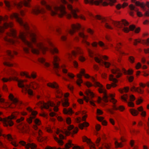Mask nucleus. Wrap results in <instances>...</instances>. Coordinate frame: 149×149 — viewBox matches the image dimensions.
Masks as SVG:
<instances>
[{"instance_id": "nucleus-22", "label": "nucleus", "mask_w": 149, "mask_h": 149, "mask_svg": "<svg viewBox=\"0 0 149 149\" xmlns=\"http://www.w3.org/2000/svg\"><path fill=\"white\" fill-rule=\"evenodd\" d=\"M78 35L80 37L83 39L82 41V43L86 45L89 46L90 45V43L86 40V39L87 38V36L85 35L84 33L81 32H79Z\"/></svg>"}, {"instance_id": "nucleus-17", "label": "nucleus", "mask_w": 149, "mask_h": 149, "mask_svg": "<svg viewBox=\"0 0 149 149\" xmlns=\"http://www.w3.org/2000/svg\"><path fill=\"white\" fill-rule=\"evenodd\" d=\"M31 1V0H24L20 3H14V4L18 8H20L23 5L26 7H29L30 6V2Z\"/></svg>"}, {"instance_id": "nucleus-30", "label": "nucleus", "mask_w": 149, "mask_h": 149, "mask_svg": "<svg viewBox=\"0 0 149 149\" xmlns=\"http://www.w3.org/2000/svg\"><path fill=\"white\" fill-rule=\"evenodd\" d=\"M62 71L63 73L65 74H66V75L68 76L69 77L71 78H73L74 77V75L72 73L68 72V70L64 68H62Z\"/></svg>"}, {"instance_id": "nucleus-21", "label": "nucleus", "mask_w": 149, "mask_h": 149, "mask_svg": "<svg viewBox=\"0 0 149 149\" xmlns=\"http://www.w3.org/2000/svg\"><path fill=\"white\" fill-rule=\"evenodd\" d=\"M19 143L23 146H25L26 148L27 149L29 148L33 149L36 148V145L33 143H29L26 144V143L23 141H20Z\"/></svg>"}, {"instance_id": "nucleus-58", "label": "nucleus", "mask_w": 149, "mask_h": 149, "mask_svg": "<svg viewBox=\"0 0 149 149\" xmlns=\"http://www.w3.org/2000/svg\"><path fill=\"white\" fill-rule=\"evenodd\" d=\"M4 65L9 67L12 66L13 64L8 62H4L3 63Z\"/></svg>"}, {"instance_id": "nucleus-48", "label": "nucleus", "mask_w": 149, "mask_h": 149, "mask_svg": "<svg viewBox=\"0 0 149 149\" xmlns=\"http://www.w3.org/2000/svg\"><path fill=\"white\" fill-rule=\"evenodd\" d=\"M83 139L84 141L86 142L87 143H90L91 142V141L90 139H88L86 136H84L83 138Z\"/></svg>"}, {"instance_id": "nucleus-50", "label": "nucleus", "mask_w": 149, "mask_h": 149, "mask_svg": "<svg viewBox=\"0 0 149 149\" xmlns=\"http://www.w3.org/2000/svg\"><path fill=\"white\" fill-rule=\"evenodd\" d=\"M115 145L116 147H122L123 146L122 144L121 143H118L117 141H116L115 142Z\"/></svg>"}, {"instance_id": "nucleus-16", "label": "nucleus", "mask_w": 149, "mask_h": 149, "mask_svg": "<svg viewBox=\"0 0 149 149\" xmlns=\"http://www.w3.org/2000/svg\"><path fill=\"white\" fill-rule=\"evenodd\" d=\"M95 17L97 19L100 20L102 22L104 23V26L107 28L111 29H113V28L106 22L107 20L104 18L102 17L99 15H97L95 16Z\"/></svg>"}, {"instance_id": "nucleus-6", "label": "nucleus", "mask_w": 149, "mask_h": 149, "mask_svg": "<svg viewBox=\"0 0 149 149\" xmlns=\"http://www.w3.org/2000/svg\"><path fill=\"white\" fill-rule=\"evenodd\" d=\"M112 24L116 27L118 28H123L122 30L125 33H128L130 31H133L135 29V32L136 33H138L140 30V28L138 27L136 29V26L134 25H131L130 26L129 29L127 27H123L122 25L119 22L113 21Z\"/></svg>"}, {"instance_id": "nucleus-51", "label": "nucleus", "mask_w": 149, "mask_h": 149, "mask_svg": "<svg viewBox=\"0 0 149 149\" xmlns=\"http://www.w3.org/2000/svg\"><path fill=\"white\" fill-rule=\"evenodd\" d=\"M3 136L7 138L9 140H11L13 139V138L10 134H8L6 135H3Z\"/></svg>"}, {"instance_id": "nucleus-38", "label": "nucleus", "mask_w": 149, "mask_h": 149, "mask_svg": "<svg viewBox=\"0 0 149 149\" xmlns=\"http://www.w3.org/2000/svg\"><path fill=\"white\" fill-rule=\"evenodd\" d=\"M113 108L116 110H119L120 111H123L124 109L125 108L122 106H120L119 107H117L116 105H113Z\"/></svg>"}, {"instance_id": "nucleus-40", "label": "nucleus", "mask_w": 149, "mask_h": 149, "mask_svg": "<svg viewBox=\"0 0 149 149\" xmlns=\"http://www.w3.org/2000/svg\"><path fill=\"white\" fill-rule=\"evenodd\" d=\"M4 3L6 6L8 10H10L11 9V5L10 4V2L8 1L5 0Z\"/></svg>"}, {"instance_id": "nucleus-31", "label": "nucleus", "mask_w": 149, "mask_h": 149, "mask_svg": "<svg viewBox=\"0 0 149 149\" xmlns=\"http://www.w3.org/2000/svg\"><path fill=\"white\" fill-rule=\"evenodd\" d=\"M38 61L39 62L42 63L46 67H48L49 66V64L48 63L46 62L45 61V59L43 58H38Z\"/></svg>"}, {"instance_id": "nucleus-5", "label": "nucleus", "mask_w": 149, "mask_h": 149, "mask_svg": "<svg viewBox=\"0 0 149 149\" xmlns=\"http://www.w3.org/2000/svg\"><path fill=\"white\" fill-rule=\"evenodd\" d=\"M71 29H68L66 30V33H62L60 29L58 27H56L54 29L58 34H62V36L61 37V38L63 41H65L66 39V35L68 33H69L70 35H72L75 33L76 31L79 30L81 28V25L79 24H77L76 25L72 24L71 26Z\"/></svg>"}, {"instance_id": "nucleus-41", "label": "nucleus", "mask_w": 149, "mask_h": 149, "mask_svg": "<svg viewBox=\"0 0 149 149\" xmlns=\"http://www.w3.org/2000/svg\"><path fill=\"white\" fill-rule=\"evenodd\" d=\"M121 45L120 43H119L117 46L116 49L120 54H124V52L120 50V46Z\"/></svg>"}, {"instance_id": "nucleus-23", "label": "nucleus", "mask_w": 149, "mask_h": 149, "mask_svg": "<svg viewBox=\"0 0 149 149\" xmlns=\"http://www.w3.org/2000/svg\"><path fill=\"white\" fill-rule=\"evenodd\" d=\"M111 71L112 73L116 75L115 77L117 78L120 77L122 75V73L121 72L120 70L116 67L111 69Z\"/></svg>"}, {"instance_id": "nucleus-12", "label": "nucleus", "mask_w": 149, "mask_h": 149, "mask_svg": "<svg viewBox=\"0 0 149 149\" xmlns=\"http://www.w3.org/2000/svg\"><path fill=\"white\" fill-rule=\"evenodd\" d=\"M47 85L49 87L55 88L56 89V92L57 94L56 97L57 98H61L62 97L63 94L61 92V91L58 89V86L56 83L55 82H54L53 83H50L47 84Z\"/></svg>"}, {"instance_id": "nucleus-29", "label": "nucleus", "mask_w": 149, "mask_h": 149, "mask_svg": "<svg viewBox=\"0 0 149 149\" xmlns=\"http://www.w3.org/2000/svg\"><path fill=\"white\" fill-rule=\"evenodd\" d=\"M21 75L22 76H25L26 77L29 78H31V77H32L34 79L36 78V74H34L33 73L31 74V76L29 75L28 74L25 72H22L21 73Z\"/></svg>"}, {"instance_id": "nucleus-42", "label": "nucleus", "mask_w": 149, "mask_h": 149, "mask_svg": "<svg viewBox=\"0 0 149 149\" xmlns=\"http://www.w3.org/2000/svg\"><path fill=\"white\" fill-rule=\"evenodd\" d=\"M139 111H141V115L143 116H145L146 115V112L145 111H143V109L142 107H140L138 108Z\"/></svg>"}, {"instance_id": "nucleus-36", "label": "nucleus", "mask_w": 149, "mask_h": 149, "mask_svg": "<svg viewBox=\"0 0 149 149\" xmlns=\"http://www.w3.org/2000/svg\"><path fill=\"white\" fill-rule=\"evenodd\" d=\"M77 77L79 79L76 81V83L78 86H80L81 84L83 82V81L81 79V75L80 74H78L77 75Z\"/></svg>"}, {"instance_id": "nucleus-59", "label": "nucleus", "mask_w": 149, "mask_h": 149, "mask_svg": "<svg viewBox=\"0 0 149 149\" xmlns=\"http://www.w3.org/2000/svg\"><path fill=\"white\" fill-rule=\"evenodd\" d=\"M35 123L37 125H39L40 124V121L38 119H36L34 120Z\"/></svg>"}, {"instance_id": "nucleus-10", "label": "nucleus", "mask_w": 149, "mask_h": 149, "mask_svg": "<svg viewBox=\"0 0 149 149\" xmlns=\"http://www.w3.org/2000/svg\"><path fill=\"white\" fill-rule=\"evenodd\" d=\"M24 120V118L23 117L17 120V122L19 124L17 128L21 132L27 133L29 127L22 122Z\"/></svg>"}, {"instance_id": "nucleus-15", "label": "nucleus", "mask_w": 149, "mask_h": 149, "mask_svg": "<svg viewBox=\"0 0 149 149\" xmlns=\"http://www.w3.org/2000/svg\"><path fill=\"white\" fill-rule=\"evenodd\" d=\"M129 7L131 10L129 12V13L130 15L132 16L134 15V12L133 11L134 10L136 12L137 15L138 16L141 17L143 15L141 12L139 11L138 9L136 8L133 4L130 5Z\"/></svg>"}, {"instance_id": "nucleus-4", "label": "nucleus", "mask_w": 149, "mask_h": 149, "mask_svg": "<svg viewBox=\"0 0 149 149\" xmlns=\"http://www.w3.org/2000/svg\"><path fill=\"white\" fill-rule=\"evenodd\" d=\"M12 80L17 81L18 86L19 87L24 89L26 91L28 92L29 95H33V92L29 88L30 86L27 84H24V82H26L27 81V80H19L16 77L13 78L10 77L9 79L3 78L2 79V81L4 82H7L8 81H11Z\"/></svg>"}, {"instance_id": "nucleus-14", "label": "nucleus", "mask_w": 149, "mask_h": 149, "mask_svg": "<svg viewBox=\"0 0 149 149\" xmlns=\"http://www.w3.org/2000/svg\"><path fill=\"white\" fill-rule=\"evenodd\" d=\"M95 61L97 63H99L101 65H104L106 68H108L111 65V64L109 62H104L102 59V56H99V57H96L94 58Z\"/></svg>"}, {"instance_id": "nucleus-44", "label": "nucleus", "mask_w": 149, "mask_h": 149, "mask_svg": "<svg viewBox=\"0 0 149 149\" xmlns=\"http://www.w3.org/2000/svg\"><path fill=\"white\" fill-rule=\"evenodd\" d=\"M130 112L134 116H136L138 113V111L135 109H132L130 110Z\"/></svg>"}, {"instance_id": "nucleus-62", "label": "nucleus", "mask_w": 149, "mask_h": 149, "mask_svg": "<svg viewBox=\"0 0 149 149\" xmlns=\"http://www.w3.org/2000/svg\"><path fill=\"white\" fill-rule=\"evenodd\" d=\"M86 85L88 87H91L93 86V84L91 83L88 81L86 82Z\"/></svg>"}, {"instance_id": "nucleus-18", "label": "nucleus", "mask_w": 149, "mask_h": 149, "mask_svg": "<svg viewBox=\"0 0 149 149\" xmlns=\"http://www.w3.org/2000/svg\"><path fill=\"white\" fill-rule=\"evenodd\" d=\"M109 80L112 81L114 83H112L111 84H107V88L108 89H109L111 87H115L117 86L116 84H115L118 81V80L114 77V76L112 74H111L109 76Z\"/></svg>"}, {"instance_id": "nucleus-54", "label": "nucleus", "mask_w": 149, "mask_h": 149, "mask_svg": "<svg viewBox=\"0 0 149 149\" xmlns=\"http://www.w3.org/2000/svg\"><path fill=\"white\" fill-rule=\"evenodd\" d=\"M129 60L131 63H133L134 62V58L132 56H130L129 57Z\"/></svg>"}, {"instance_id": "nucleus-9", "label": "nucleus", "mask_w": 149, "mask_h": 149, "mask_svg": "<svg viewBox=\"0 0 149 149\" xmlns=\"http://www.w3.org/2000/svg\"><path fill=\"white\" fill-rule=\"evenodd\" d=\"M38 104L39 106H40V108L42 109L43 108L46 109H49V111H52L51 109H49V106L52 107H54V111H57L58 110V108L56 106L55 104L53 102H49L48 103H46L42 102V101H40L38 103Z\"/></svg>"}, {"instance_id": "nucleus-26", "label": "nucleus", "mask_w": 149, "mask_h": 149, "mask_svg": "<svg viewBox=\"0 0 149 149\" xmlns=\"http://www.w3.org/2000/svg\"><path fill=\"white\" fill-rule=\"evenodd\" d=\"M9 97L10 100L13 102V103L15 105H16L17 104L20 105L22 104V102L19 101L17 99L14 98L13 95L11 94L10 95Z\"/></svg>"}, {"instance_id": "nucleus-32", "label": "nucleus", "mask_w": 149, "mask_h": 149, "mask_svg": "<svg viewBox=\"0 0 149 149\" xmlns=\"http://www.w3.org/2000/svg\"><path fill=\"white\" fill-rule=\"evenodd\" d=\"M131 90L132 91H135L140 93H142L143 92V91L142 89L138 88H136L134 86H132Z\"/></svg>"}, {"instance_id": "nucleus-7", "label": "nucleus", "mask_w": 149, "mask_h": 149, "mask_svg": "<svg viewBox=\"0 0 149 149\" xmlns=\"http://www.w3.org/2000/svg\"><path fill=\"white\" fill-rule=\"evenodd\" d=\"M84 1L86 3H89L91 4L98 5L100 3L104 6H107L108 4L112 6L116 2V0H84Z\"/></svg>"}, {"instance_id": "nucleus-1", "label": "nucleus", "mask_w": 149, "mask_h": 149, "mask_svg": "<svg viewBox=\"0 0 149 149\" xmlns=\"http://www.w3.org/2000/svg\"><path fill=\"white\" fill-rule=\"evenodd\" d=\"M10 17L12 19L15 18L20 26L26 30V32H20L19 36H17L15 30L12 28L13 26L12 23L11 22L9 23L4 22L2 26H0V32L2 33L3 32V30L5 29L10 27L11 28L10 32L7 33V35L9 37H11L14 38V39H13L6 37L4 38V40L6 41L9 44L13 45L15 44V42H18V39H20L31 49V50L32 53L37 54H38L39 53V50L38 49L34 48L31 42H29L27 40L26 37H28L30 38L32 42L36 45L39 49L41 50L44 54L45 52L47 50H49L52 54V43L49 40H47L49 47L45 44L37 43L36 42V35L34 33L29 31V28L28 24L26 22H24L19 17L18 14L13 13L10 15ZM8 18V17L6 16L4 18L0 16V23L2 20L6 21Z\"/></svg>"}, {"instance_id": "nucleus-57", "label": "nucleus", "mask_w": 149, "mask_h": 149, "mask_svg": "<svg viewBox=\"0 0 149 149\" xmlns=\"http://www.w3.org/2000/svg\"><path fill=\"white\" fill-rule=\"evenodd\" d=\"M122 21L123 24H124L125 26H127L129 24L128 22L125 19H122Z\"/></svg>"}, {"instance_id": "nucleus-25", "label": "nucleus", "mask_w": 149, "mask_h": 149, "mask_svg": "<svg viewBox=\"0 0 149 149\" xmlns=\"http://www.w3.org/2000/svg\"><path fill=\"white\" fill-rule=\"evenodd\" d=\"M60 60V59L56 56H54L53 57V64L54 68L56 69H58L59 68V66L57 62Z\"/></svg>"}, {"instance_id": "nucleus-39", "label": "nucleus", "mask_w": 149, "mask_h": 149, "mask_svg": "<svg viewBox=\"0 0 149 149\" xmlns=\"http://www.w3.org/2000/svg\"><path fill=\"white\" fill-rule=\"evenodd\" d=\"M122 70L123 72L125 74L131 75L133 72V70H129L128 71H127L125 69L123 68Z\"/></svg>"}, {"instance_id": "nucleus-63", "label": "nucleus", "mask_w": 149, "mask_h": 149, "mask_svg": "<svg viewBox=\"0 0 149 149\" xmlns=\"http://www.w3.org/2000/svg\"><path fill=\"white\" fill-rule=\"evenodd\" d=\"M128 78L129 81L130 82H131L133 81L134 79V77L132 76H130L128 77Z\"/></svg>"}, {"instance_id": "nucleus-52", "label": "nucleus", "mask_w": 149, "mask_h": 149, "mask_svg": "<svg viewBox=\"0 0 149 149\" xmlns=\"http://www.w3.org/2000/svg\"><path fill=\"white\" fill-rule=\"evenodd\" d=\"M79 95L81 96H84V99L87 102L89 101V99L87 98L81 92H80L79 93Z\"/></svg>"}, {"instance_id": "nucleus-45", "label": "nucleus", "mask_w": 149, "mask_h": 149, "mask_svg": "<svg viewBox=\"0 0 149 149\" xmlns=\"http://www.w3.org/2000/svg\"><path fill=\"white\" fill-rule=\"evenodd\" d=\"M54 139L60 145H63V142L62 140L58 139V138L56 137H54Z\"/></svg>"}, {"instance_id": "nucleus-27", "label": "nucleus", "mask_w": 149, "mask_h": 149, "mask_svg": "<svg viewBox=\"0 0 149 149\" xmlns=\"http://www.w3.org/2000/svg\"><path fill=\"white\" fill-rule=\"evenodd\" d=\"M45 12V10L44 9H42L40 10L38 8H36L35 9H33L31 10L32 13L36 15L41 12L44 13Z\"/></svg>"}, {"instance_id": "nucleus-43", "label": "nucleus", "mask_w": 149, "mask_h": 149, "mask_svg": "<svg viewBox=\"0 0 149 149\" xmlns=\"http://www.w3.org/2000/svg\"><path fill=\"white\" fill-rule=\"evenodd\" d=\"M30 86L33 89H35L38 87V85L37 83L33 82L31 83Z\"/></svg>"}, {"instance_id": "nucleus-28", "label": "nucleus", "mask_w": 149, "mask_h": 149, "mask_svg": "<svg viewBox=\"0 0 149 149\" xmlns=\"http://www.w3.org/2000/svg\"><path fill=\"white\" fill-rule=\"evenodd\" d=\"M33 133L35 134H38V141L40 142L44 140L43 137L42 136L41 134L42 133V132L40 130H39L36 132H34Z\"/></svg>"}, {"instance_id": "nucleus-47", "label": "nucleus", "mask_w": 149, "mask_h": 149, "mask_svg": "<svg viewBox=\"0 0 149 149\" xmlns=\"http://www.w3.org/2000/svg\"><path fill=\"white\" fill-rule=\"evenodd\" d=\"M99 45L102 47L104 49L107 48V46L102 41H100L99 42Z\"/></svg>"}, {"instance_id": "nucleus-8", "label": "nucleus", "mask_w": 149, "mask_h": 149, "mask_svg": "<svg viewBox=\"0 0 149 149\" xmlns=\"http://www.w3.org/2000/svg\"><path fill=\"white\" fill-rule=\"evenodd\" d=\"M74 126L72 125H70L68 128V130H65L64 131L58 129L57 130L56 134H59V137L61 139H64V136L61 134H59L60 132L63 134H65L66 135H68L70 134H74L76 133L78 131V128L77 127L75 128L72 131H70V130L74 129Z\"/></svg>"}, {"instance_id": "nucleus-61", "label": "nucleus", "mask_w": 149, "mask_h": 149, "mask_svg": "<svg viewBox=\"0 0 149 149\" xmlns=\"http://www.w3.org/2000/svg\"><path fill=\"white\" fill-rule=\"evenodd\" d=\"M130 100L131 101H134L135 99V97L133 95H131L130 97Z\"/></svg>"}, {"instance_id": "nucleus-13", "label": "nucleus", "mask_w": 149, "mask_h": 149, "mask_svg": "<svg viewBox=\"0 0 149 149\" xmlns=\"http://www.w3.org/2000/svg\"><path fill=\"white\" fill-rule=\"evenodd\" d=\"M133 3L135 4L137 6H140L142 8L143 10L145 11V15L146 16H149V9L148 11H146V8L145 7V5L144 3H141L139 1H136V0H132Z\"/></svg>"}, {"instance_id": "nucleus-64", "label": "nucleus", "mask_w": 149, "mask_h": 149, "mask_svg": "<svg viewBox=\"0 0 149 149\" xmlns=\"http://www.w3.org/2000/svg\"><path fill=\"white\" fill-rule=\"evenodd\" d=\"M97 113L98 115H101L103 113V112L100 109H97Z\"/></svg>"}, {"instance_id": "nucleus-20", "label": "nucleus", "mask_w": 149, "mask_h": 149, "mask_svg": "<svg viewBox=\"0 0 149 149\" xmlns=\"http://www.w3.org/2000/svg\"><path fill=\"white\" fill-rule=\"evenodd\" d=\"M27 110L31 112L32 116L29 118L27 119V121L29 123H31L32 121V119L35 118V116L37 114V112L36 111H33L32 109L30 107L27 108Z\"/></svg>"}, {"instance_id": "nucleus-49", "label": "nucleus", "mask_w": 149, "mask_h": 149, "mask_svg": "<svg viewBox=\"0 0 149 149\" xmlns=\"http://www.w3.org/2000/svg\"><path fill=\"white\" fill-rule=\"evenodd\" d=\"M72 145H73V144L71 143V141H69V142L65 145V147L67 149H69Z\"/></svg>"}, {"instance_id": "nucleus-37", "label": "nucleus", "mask_w": 149, "mask_h": 149, "mask_svg": "<svg viewBox=\"0 0 149 149\" xmlns=\"http://www.w3.org/2000/svg\"><path fill=\"white\" fill-rule=\"evenodd\" d=\"M97 119L99 121L102 122V123L103 125H107V123L105 121L103 120L104 118L103 117H97Z\"/></svg>"}, {"instance_id": "nucleus-60", "label": "nucleus", "mask_w": 149, "mask_h": 149, "mask_svg": "<svg viewBox=\"0 0 149 149\" xmlns=\"http://www.w3.org/2000/svg\"><path fill=\"white\" fill-rule=\"evenodd\" d=\"M142 43H145L147 44V45H149V38H148L146 40H143Z\"/></svg>"}, {"instance_id": "nucleus-24", "label": "nucleus", "mask_w": 149, "mask_h": 149, "mask_svg": "<svg viewBox=\"0 0 149 149\" xmlns=\"http://www.w3.org/2000/svg\"><path fill=\"white\" fill-rule=\"evenodd\" d=\"M128 95L127 94H125L123 96H122L121 97V98L123 101L127 103V104L129 106L132 107H133L134 105L133 102H127V99H128Z\"/></svg>"}, {"instance_id": "nucleus-56", "label": "nucleus", "mask_w": 149, "mask_h": 149, "mask_svg": "<svg viewBox=\"0 0 149 149\" xmlns=\"http://www.w3.org/2000/svg\"><path fill=\"white\" fill-rule=\"evenodd\" d=\"M62 105L63 107H68L69 105V103L68 101L65 100L62 103Z\"/></svg>"}, {"instance_id": "nucleus-35", "label": "nucleus", "mask_w": 149, "mask_h": 149, "mask_svg": "<svg viewBox=\"0 0 149 149\" xmlns=\"http://www.w3.org/2000/svg\"><path fill=\"white\" fill-rule=\"evenodd\" d=\"M89 125V124L87 122H85L82 123H79V128L82 130L84 127H88Z\"/></svg>"}, {"instance_id": "nucleus-46", "label": "nucleus", "mask_w": 149, "mask_h": 149, "mask_svg": "<svg viewBox=\"0 0 149 149\" xmlns=\"http://www.w3.org/2000/svg\"><path fill=\"white\" fill-rule=\"evenodd\" d=\"M86 95H89L92 97H94V94L93 92H91V91L88 90L86 91Z\"/></svg>"}, {"instance_id": "nucleus-11", "label": "nucleus", "mask_w": 149, "mask_h": 149, "mask_svg": "<svg viewBox=\"0 0 149 149\" xmlns=\"http://www.w3.org/2000/svg\"><path fill=\"white\" fill-rule=\"evenodd\" d=\"M17 114L18 113H14L12 114L11 116L9 117L7 119L4 120V126L7 127L8 125L10 126H12L13 125V123L12 121V119H15Z\"/></svg>"}, {"instance_id": "nucleus-33", "label": "nucleus", "mask_w": 149, "mask_h": 149, "mask_svg": "<svg viewBox=\"0 0 149 149\" xmlns=\"http://www.w3.org/2000/svg\"><path fill=\"white\" fill-rule=\"evenodd\" d=\"M7 53L8 56L11 58H12L13 57L14 54L16 55L17 54V52L15 51L12 52L9 50H7Z\"/></svg>"}, {"instance_id": "nucleus-19", "label": "nucleus", "mask_w": 149, "mask_h": 149, "mask_svg": "<svg viewBox=\"0 0 149 149\" xmlns=\"http://www.w3.org/2000/svg\"><path fill=\"white\" fill-rule=\"evenodd\" d=\"M82 54V52L81 51V49L79 47L76 48L75 50L71 51V54H68V56L69 58L72 57V56H75L77 54Z\"/></svg>"}, {"instance_id": "nucleus-2", "label": "nucleus", "mask_w": 149, "mask_h": 149, "mask_svg": "<svg viewBox=\"0 0 149 149\" xmlns=\"http://www.w3.org/2000/svg\"><path fill=\"white\" fill-rule=\"evenodd\" d=\"M62 3L66 5L68 9L70 11L71 14L67 13L65 10V7L61 6V7L56 6L51 7L44 0H41V4L45 8L49 11L50 13L52 15H58L60 17H62L63 15H66L68 18H70L72 16L74 18H77L78 16L76 13L79 11L78 9H74L70 4L68 3L65 0H61Z\"/></svg>"}, {"instance_id": "nucleus-3", "label": "nucleus", "mask_w": 149, "mask_h": 149, "mask_svg": "<svg viewBox=\"0 0 149 149\" xmlns=\"http://www.w3.org/2000/svg\"><path fill=\"white\" fill-rule=\"evenodd\" d=\"M91 78L94 83L95 86L100 87L99 89V92L100 93H103L104 94L103 98V100L105 102H107L109 101L114 104H115L117 102V100L113 98L114 96V95L110 94L109 96L106 93V90L102 88V85L97 82L93 77H91Z\"/></svg>"}, {"instance_id": "nucleus-53", "label": "nucleus", "mask_w": 149, "mask_h": 149, "mask_svg": "<svg viewBox=\"0 0 149 149\" xmlns=\"http://www.w3.org/2000/svg\"><path fill=\"white\" fill-rule=\"evenodd\" d=\"M129 89L128 87H125L123 90H120L119 91L120 93H123V91H125V92H127Z\"/></svg>"}, {"instance_id": "nucleus-34", "label": "nucleus", "mask_w": 149, "mask_h": 149, "mask_svg": "<svg viewBox=\"0 0 149 149\" xmlns=\"http://www.w3.org/2000/svg\"><path fill=\"white\" fill-rule=\"evenodd\" d=\"M64 113L66 114H71L73 113L72 109L69 108L68 109H63Z\"/></svg>"}, {"instance_id": "nucleus-55", "label": "nucleus", "mask_w": 149, "mask_h": 149, "mask_svg": "<svg viewBox=\"0 0 149 149\" xmlns=\"http://www.w3.org/2000/svg\"><path fill=\"white\" fill-rule=\"evenodd\" d=\"M79 60L81 61H84L85 60V58L82 55H80L79 57Z\"/></svg>"}]
</instances>
